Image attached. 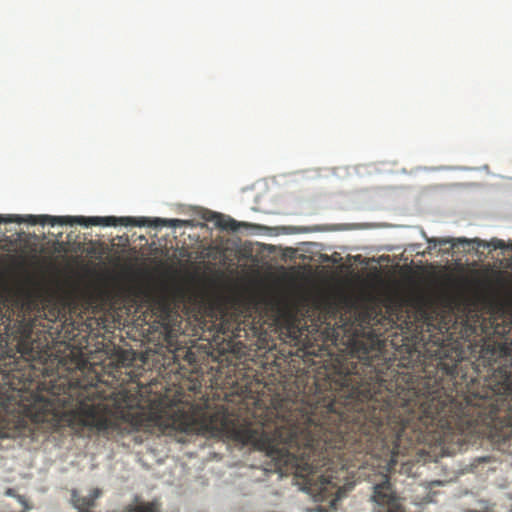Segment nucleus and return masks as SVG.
Masks as SVG:
<instances>
[{
	"instance_id": "obj_1",
	"label": "nucleus",
	"mask_w": 512,
	"mask_h": 512,
	"mask_svg": "<svg viewBox=\"0 0 512 512\" xmlns=\"http://www.w3.org/2000/svg\"><path fill=\"white\" fill-rule=\"evenodd\" d=\"M374 344L354 340L314 394L274 400L240 422L191 410L159 418L164 435L224 434L263 452L281 475H388L419 444L512 436V364L501 345L462 363L458 347L432 345L423 374L384 372Z\"/></svg>"
},
{
	"instance_id": "obj_2",
	"label": "nucleus",
	"mask_w": 512,
	"mask_h": 512,
	"mask_svg": "<svg viewBox=\"0 0 512 512\" xmlns=\"http://www.w3.org/2000/svg\"><path fill=\"white\" fill-rule=\"evenodd\" d=\"M45 359V350L24 330L17 350L0 358V414H111L91 382L59 378L49 397L31 390L32 363Z\"/></svg>"
},
{
	"instance_id": "obj_3",
	"label": "nucleus",
	"mask_w": 512,
	"mask_h": 512,
	"mask_svg": "<svg viewBox=\"0 0 512 512\" xmlns=\"http://www.w3.org/2000/svg\"><path fill=\"white\" fill-rule=\"evenodd\" d=\"M77 225L83 227H152V228H182L187 225L186 220L177 218L166 219V218H148V217H84L77 216Z\"/></svg>"
},
{
	"instance_id": "obj_4",
	"label": "nucleus",
	"mask_w": 512,
	"mask_h": 512,
	"mask_svg": "<svg viewBox=\"0 0 512 512\" xmlns=\"http://www.w3.org/2000/svg\"><path fill=\"white\" fill-rule=\"evenodd\" d=\"M204 219L214 223L215 228L229 232H236L240 228L245 227L244 222L235 221L233 218L217 212H210V215L204 217Z\"/></svg>"
},
{
	"instance_id": "obj_5",
	"label": "nucleus",
	"mask_w": 512,
	"mask_h": 512,
	"mask_svg": "<svg viewBox=\"0 0 512 512\" xmlns=\"http://www.w3.org/2000/svg\"><path fill=\"white\" fill-rule=\"evenodd\" d=\"M76 224V216H50V215H40V225H50L51 227L55 225H74Z\"/></svg>"
},
{
	"instance_id": "obj_6",
	"label": "nucleus",
	"mask_w": 512,
	"mask_h": 512,
	"mask_svg": "<svg viewBox=\"0 0 512 512\" xmlns=\"http://www.w3.org/2000/svg\"><path fill=\"white\" fill-rule=\"evenodd\" d=\"M480 245L483 247L491 248L492 250H503L509 248L512 251V241L509 242V245H507L502 240L493 238L490 239L488 243H480Z\"/></svg>"
},
{
	"instance_id": "obj_7",
	"label": "nucleus",
	"mask_w": 512,
	"mask_h": 512,
	"mask_svg": "<svg viewBox=\"0 0 512 512\" xmlns=\"http://www.w3.org/2000/svg\"><path fill=\"white\" fill-rule=\"evenodd\" d=\"M157 311H159V317H161L162 320L169 317V304L165 301H157Z\"/></svg>"
},
{
	"instance_id": "obj_8",
	"label": "nucleus",
	"mask_w": 512,
	"mask_h": 512,
	"mask_svg": "<svg viewBox=\"0 0 512 512\" xmlns=\"http://www.w3.org/2000/svg\"><path fill=\"white\" fill-rule=\"evenodd\" d=\"M39 215H28L26 217L20 216V222H11V223H27L29 225H39Z\"/></svg>"
},
{
	"instance_id": "obj_9",
	"label": "nucleus",
	"mask_w": 512,
	"mask_h": 512,
	"mask_svg": "<svg viewBox=\"0 0 512 512\" xmlns=\"http://www.w3.org/2000/svg\"><path fill=\"white\" fill-rule=\"evenodd\" d=\"M13 222H19L18 215H8L6 217H3L0 215V224L1 223H13Z\"/></svg>"
},
{
	"instance_id": "obj_10",
	"label": "nucleus",
	"mask_w": 512,
	"mask_h": 512,
	"mask_svg": "<svg viewBox=\"0 0 512 512\" xmlns=\"http://www.w3.org/2000/svg\"><path fill=\"white\" fill-rule=\"evenodd\" d=\"M219 314H221V320H224L225 315H227V313H225V310L223 307H221V310H219Z\"/></svg>"
},
{
	"instance_id": "obj_11",
	"label": "nucleus",
	"mask_w": 512,
	"mask_h": 512,
	"mask_svg": "<svg viewBox=\"0 0 512 512\" xmlns=\"http://www.w3.org/2000/svg\"><path fill=\"white\" fill-rule=\"evenodd\" d=\"M450 243V240H440V244H447Z\"/></svg>"
},
{
	"instance_id": "obj_12",
	"label": "nucleus",
	"mask_w": 512,
	"mask_h": 512,
	"mask_svg": "<svg viewBox=\"0 0 512 512\" xmlns=\"http://www.w3.org/2000/svg\"><path fill=\"white\" fill-rule=\"evenodd\" d=\"M510 512H512V508L510 509Z\"/></svg>"
}]
</instances>
